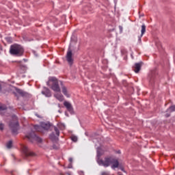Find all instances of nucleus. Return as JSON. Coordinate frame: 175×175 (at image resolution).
Wrapping results in <instances>:
<instances>
[{
	"label": "nucleus",
	"mask_w": 175,
	"mask_h": 175,
	"mask_svg": "<svg viewBox=\"0 0 175 175\" xmlns=\"http://www.w3.org/2000/svg\"><path fill=\"white\" fill-rule=\"evenodd\" d=\"M97 162L98 165L104 166V167H109L110 165H112L111 169H116L117 167H118V166H120V163L118 162V160L112 157H105V160L98 159Z\"/></svg>",
	"instance_id": "1"
},
{
	"label": "nucleus",
	"mask_w": 175,
	"mask_h": 175,
	"mask_svg": "<svg viewBox=\"0 0 175 175\" xmlns=\"http://www.w3.org/2000/svg\"><path fill=\"white\" fill-rule=\"evenodd\" d=\"M46 84L49 87H51V90L55 92H61L59 85H62V87L64 85L62 81H59L55 77H49Z\"/></svg>",
	"instance_id": "2"
},
{
	"label": "nucleus",
	"mask_w": 175,
	"mask_h": 175,
	"mask_svg": "<svg viewBox=\"0 0 175 175\" xmlns=\"http://www.w3.org/2000/svg\"><path fill=\"white\" fill-rule=\"evenodd\" d=\"M10 53L12 55H18L19 57H21V55L24 54V49L21 45L15 44L11 45L10 49Z\"/></svg>",
	"instance_id": "3"
},
{
	"label": "nucleus",
	"mask_w": 175,
	"mask_h": 175,
	"mask_svg": "<svg viewBox=\"0 0 175 175\" xmlns=\"http://www.w3.org/2000/svg\"><path fill=\"white\" fill-rule=\"evenodd\" d=\"M13 121L10 123V128L12 130L13 135H17V131H18V122L17 121V116H14L12 117Z\"/></svg>",
	"instance_id": "4"
},
{
	"label": "nucleus",
	"mask_w": 175,
	"mask_h": 175,
	"mask_svg": "<svg viewBox=\"0 0 175 175\" xmlns=\"http://www.w3.org/2000/svg\"><path fill=\"white\" fill-rule=\"evenodd\" d=\"M26 137L33 143V142H37V143H42V138L39 137L34 132H31L30 134L26 135Z\"/></svg>",
	"instance_id": "5"
},
{
	"label": "nucleus",
	"mask_w": 175,
	"mask_h": 175,
	"mask_svg": "<svg viewBox=\"0 0 175 175\" xmlns=\"http://www.w3.org/2000/svg\"><path fill=\"white\" fill-rule=\"evenodd\" d=\"M22 151L25 157H35L33 153L26 145L21 146Z\"/></svg>",
	"instance_id": "6"
},
{
	"label": "nucleus",
	"mask_w": 175,
	"mask_h": 175,
	"mask_svg": "<svg viewBox=\"0 0 175 175\" xmlns=\"http://www.w3.org/2000/svg\"><path fill=\"white\" fill-rule=\"evenodd\" d=\"M34 128L36 131H39V129H40V128H43V129H45V131H47V130L50 129V124H49L47 123H42L41 124V126H38V125H36L34 126Z\"/></svg>",
	"instance_id": "7"
},
{
	"label": "nucleus",
	"mask_w": 175,
	"mask_h": 175,
	"mask_svg": "<svg viewBox=\"0 0 175 175\" xmlns=\"http://www.w3.org/2000/svg\"><path fill=\"white\" fill-rule=\"evenodd\" d=\"M157 77V72L152 71L149 75V82L150 84H152L154 81H155V79Z\"/></svg>",
	"instance_id": "8"
},
{
	"label": "nucleus",
	"mask_w": 175,
	"mask_h": 175,
	"mask_svg": "<svg viewBox=\"0 0 175 175\" xmlns=\"http://www.w3.org/2000/svg\"><path fill=\"white\" fill-rule=\"evenodd\" d=\"M64 106L66 107L68 111H69L70 113H73V107L72 106V104H70V103L68 101H64Z\"/></svg>",
	"instance_id": "9"
},
{
	"label": "nucleus",
	"mask_w": 175,
	"mask_h": 175,
	"mask_svg": "<svg viewBox=\"0 0 175 175\" xmlns=\"http://www.w3.org/2000/svg\"><path fill=\"white\" fill-rule=\"evenodd\" d=\"M66 59H67L68 64H70V65H72V64H73V59L72 58V51L71 50H69L67 52Z\"/></svg>",
	"instance_id": "10"
},
{
	"label": "nucleus",
	"mask_w": 175,
	"mask_h": 175,
	"mask_svg": "<svg viewBox=\"0 0 175 175\" xmlns=\"http://www.w3.org/2000/svg\"><path fill=\"white\" fill-rule=\"evenodd\" d=\"M146 25H142V29H141V35L139 36H138V40L139 42H142V38H143V35H144L146 33Z\"/></svg>",
	"instance_id": "11"
},
{
	"label": "nucleus",
	"mask_w": 175,
	"mask_h": 175,
	"mask_svg": "<svg viewBox=\"0 0 175 175\" xmlns=\"http://www.w3.org/2000/svg\"><path fill=\"white\" fill-rule=\"evenodd\" d=\"M133 69L135 73H139V72H140V69H142V64H135V66L133 67Z\"/></svg>",
	"instance_id": "12"
},
{
	"label": "nucleus",
	"mask_w": 175,
	"mask_h": 175,
	"mask_svg": "<svg viewBox=\"0 0 175 175\" xmlns=\"http://www.w3.org/2000/svg\"><path fill=\"white\" fill-rule=\"evenodd\" d=\"M55 98L59 100V102H64L65 98L64 97V95L61 93H55L54 94Z\"/></svg>",
	"instance_id": "13"
},
{
	"label": "nucleus",
	"mask_w": 175,
	"mask_h": 175,
	"mask_svg": "<svg viewBox=\"0 0 175 175\" xmlns=\"http://www.w3.org/2000/svg\"><path fill=\"white\" fill-rule=\"evenodd\" d=\"M62 93L66 98H70V94H69V92L68 91V89L65 86L62 87Z\"/></svg>",
	"instance_id": "14"
},
{
	"label": "nucleus",
	"mask_w": 175,
	"mask_h": 175,
	"mask_svg": "<svg viewBox=\"0 0 175 175\" xmlns=\"http://www.w3.org/2000/svg\"><path fill=\"white\" fill-rule=\"evenodd\" d=\"M42 94H43V95H45V96H47L48 98H50V96H51V92L49 89H45L44 91L42 92Z\"/></svg>",
	"instance_id": "15"
},
{
	"label": "nucleus",
	"mask_w": 175,
	"mask_h": 175,
	"mask_svg": "<svg viewBox=\"0 0 175 175\" xmlns=\"http://www.w3.org/2000/svg\"><path fill=\"white\" fill-rule=\"evenodd\" d=\"M6 106L1 105L0 104V113L1 111H3V113H5L6 111Z\"/></svg>",
	"instance_id": "16"
},
{
	"label": "nucleus",
	"mask_w": 175,
	"mask_h": 175,
	"mask_svg": "<svg viewBox=\"0 0 175 175\" xmlns=\"http://www.w3.org/2000/svg\"><path fill=\"white\" fill-rule=\"evenodd\" d=\"M168 111H170L171 113L173 111H175V105H172L170 107L167 109Z\"/></svg>",
	"instance_id": "17"
},
{
	"label": "nucleus",
	"mask_w": 175,
	"mask_h": 175,
	"mask_svg": "<svg viewBox=\"0 0 175 175\" xmlns=\"http://www.w3.org/2000/svg\"><path fill=\"white\" fill-rule=\"evenodd\" d=\"M13 144V142L12 141H9L7 143V148H12V145Z\"/></svg>",
	"instance_id": "18"
},
{
	"label": "nucleus",
	"mask_w": 175,
	"mask_h": 175,
	"mask_svg": "<svg viewBox=\"0 0 175 175\" xmlns=\"http://www.w3.org/2000/svg\"><path fill=\"white\" fill-rule=\"evenodd\" d=\"M50 139L51 140H55V135L52 133L50 135H49Z\"/></svg>",
	"instance_id": "19"
},
{
	"label": "nucleus",
	"mask_w": 175,
	"mask_h": 175,
	"mask_svg": "<svg viewBox=\"0 0 175 175\" xmlns=\"http://www.w3.org/2000/svg\"><path fill=\"white\" fill-rule=\"evenodd\" d=\"M54 131H55V132L56 133V135L57 136H59V130L58 129V128L54 127Z\"/></svg>",
	"instance_id": "20"
},
{
	"label": "nucleus",
	"mask_w": 175,
	"mask_h": 175,
	"mask_svg": "<svg viewBox=\"0 0 175 175\" xmlns=\"http://www.w3.org/2000/svg\"><path fill=\"white\" fill-rule=\"evenodd\" d=\"M71 140H72V142H77V137L72 136L71 137Z\"/></svg>",
	"instance_id": "21"
},
{
	"label": "nucleus",
	"mask_w": 175,
	"mask_h": 175,
	"mask_svg": "<svg viewBox=\"0 0 175 175\" xmlns=\"http://www.w3.org/2000/svg\"><path fill=\"white\" fill-rule=\"evenodd\" d=\"M5 125L2 123H0V131H3Z\"/></svg>",
	"instance_id": "22"
},
{
	"label": "nucleus",
	"mask_w": 175,
	"mask_h": 175,
	"mask_svg": "<svg viewBox=\"0 0 175 175\" xmlns=\"http://www.w3.org/2000/svg\"><path fill=\"white\" fill-rule=\"evenodd\" d=\"M16 92H18V94H20L21 95H24V92H22L21 90H17Z\"/></svg>",
	"instance_id": "23"
},
{
	"label": "nucleus",
	"mask_w": 175,
	"mask_h": 175,
	"mask_svg": "<svg viewBox=\"0 0 175 175\" xmlns=\"http://www.w3.org/2000/svg\"><path fill=\"white\" fill-rule=\"evenodd\" d=\"M101 175H110L108 172H101Z\"/></svg>",
	"instance_id": "24"
},
{
	"label": "nucleus",
	"mask_w": 175,
	"mask_h": 175,
	"mask_svg": "<svg viewBox=\"0 0 175 175\" xmlns=\"http://www.w3.org/2000/svg\"><path fill=\"white\" fill-rule=\"evenodd\" d=\"M68 161H69V162L72 163V162H73V159L70 158V159H68Z\"/></svg>",
	"instance_id": "25"
},
{
	"label": "nucleus",
	"mask_w": 175,
	"mask_h": 175,
	"mask_svg": "<svg viewBox=\"0 0 175 175\" xmlns=\"http://www.w3.org/2000/svg\"><path fill=\"white\" fill-rule=\"evenodd\" d=\"M2 53V46L0 45V54Z\"/></svg>",
	"instance_id": "26"
},
{
	"label": "nucleus",
	"mask_w": 175,
	"mask_h": 175,
	"mask_svg": "<svg viewBox=\"0 0 175 175\" xmlns=\"http://www.w3.org/2000/svg\"><path fill=\"white\" fill-rule=\"evenodd\" d=\"M165 117H170V114H167H167L165 115Z\"/></svg>",
	"instance_id": "27"
},
{
	"label": "nucleus",
	"mask_w": 175,
	"mask_h": 175,
	"mask_svg": "<svg viewBox=\"0 0 175 175\" xmlns=\"http://www.w3.org/2000/svg\"><path fill=\"white\" fill-rule=\"evenodd\" d=\"M2 91V86L0 85V92Z\"/></svg>",
	"instance_id": "28"
},
{
	"label": "nucleus",
	"mask_w": 175,
	"mask_h": 175,
	"mask_svg": "<svg viewBox=\"0 0 175 175\" xmlns=\"http://www.w3.org/2000/svg\"><path fill=\"white\" fill-rule=\"evenodd\" d=\"M58 126H64V124H58Z\"/></svg>",
	"instance_id": "29"
},
{
	"label": "nucleus",
	"mask_w": 175,
	"mask_h": 175,
	"mask_svg": "<svg viewBox=\"0 0 175 175\" xmlns=\"http://www.w3.org/2000/svg\"><path fill=\"white\" fill-rule=\"evenodd\" d=\"M59 174H60V175H65V174H64L62 172H60Z\"/></svg>",
	"instance_id": "30"
},
{
	"label": "nucleus",
	"mask_w": 175,
	"mask_h": 175,
	"mask_svg": "<svg viewBox=\"0 0 175 175\" xmlns=\"http://www.w3.org/2000/svg\"><path fill=\"white\" fill-rule=\"evenodd\" d=\"M120 29H122V27L120 26Z\"/></svg>",
	"instance_id": "31"
},
{
	"label": "nucleus",
	"mask_w": 175,
	"mask_h": 175,
	"mask_svg": "<svg viewBox=\"0 0 175 175\" xmlns=\"http://www.w3.org/2000/svg\"><path fill=\"white\" fill-rule=\"evenodd\" d=\"M98 157H100V154H99V153H98Z\"/></svg>",
	"instance_id": "32"
},
{
	"label": "nucleus",
	"mask_w": 175,
	"mask_h": 175,
	"mask_svg": "<svg viewBox=\"0 0 175 175\" xmlns=\"http://www.w3.org/2000/svg\"><path fill=\"white\" fill-rule=\"evenodd\" d=\"M118 153L120 154V152L119 151V152H118Z\"/></svg>",
	"instance_id": "33"
}]
</instances>
